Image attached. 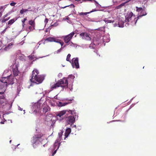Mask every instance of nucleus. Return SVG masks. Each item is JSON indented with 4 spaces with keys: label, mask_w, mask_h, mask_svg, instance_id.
Here are the masks:
<instances>
[{
    "label": "nucleus",
    "mask_w": 156,
    "mask_h": 156,
    "mask_svg": "<svg viewBox=\"0 0 156 156\" xmlns=\"http://www.w3.org/2000/svg\"><path fill=\"white\" fill-rule=\"evenodd\" d=\"M62 50V48H60L59 49H58L57 51L54 52V53L58 54L60 53Z\"/></svg>",
    "instance_id": "37"
},
{
    "label": "nucleus",
    "mask_w": 156,
    "mask_h": 156,
    "mask_svg": "<svg viewBox=\"0 0 156 156\" xmlns=\"http://www.w3.org/2000/svg\"><path fill=\"white\" fill-rule=\"evenodd\" d=\"M18 110H20V111H22L23 110V108H20L19 106H18Z\"/></svg>",
    "instance_id": "50"
},
{
    "label": "nucleus",
    "mask_w": 156,
    "mask_h": 156,
    "mask_svg": "<svg viewBox=\"0 0 156 156\" xmlns=\"http://www.w3.org/2000/svg\"><path fill=\"white\" fill-rule=\"evenodd\" d=\"M6 77H2L0 80V94H3L4 93L7 85V82L5 80Z\"/></svg>",
    "instance_id": "8"
},
{
    "label": "nucleus",
    "mask_w": 156,
    "mask_h": 156,
    "mask_svg": "<svg viewBox=\"0 0 156 156\" xmlns=\"http://www.w3.org/2000/svg\"><path fill=\"white\" fill-rule=\"evenodd\" d=\"M12 103H11V105H10V108L12 107Z\"/></svg>",
    "instance_id": "64"
},
{
    "label": "nucleus",
    "mask_w": 156,
    "mask_h": 156,
    "mask_svg": "<svg viewBox=\"0 0 156 156\" xmlns=\"http://www.w3.org/2000/svg\"><path fill=\"white\" fill-rule=\"evenodd\" d=\"M136 11L137 12H140L141 13V12H143V9L141 7H136Z\"/></svg>",
    "instance_id": "27"
},
{
    "label": "nucleus",
    "mask_w": 156,
    "mask_h": 156,
    "mask_svg": "<svg viewBox=\"0 0 156 156\" xmlns=\"http://www.w3.org/2000/svg\"><path fill=\"white\" fill-rule=\"evenodd\" d=\"M51 90H52L56 88L57 87H60L59 85L58 84L57 82L55 83H54L53 84V83H52L51 84Z\"/></svg>",
    "instance_id": "19"
},
{
    "label": "nucleus",
    "mask_w": 156,
    "mask_h": 156,
    "mask_svg": "<svg viewBox=\"0 0 156 156\" xmlns=\"http://www.w3.org/2000/svg\"><path fill=\"white\" fill-rule=\"evenodd\" d=\"M121 121L120 120H113L112 122H114V121Z\"/></svg>",
    "instance_id": "60"
},
{
    "label": "nucleus",
    "mask_w": 156,
    "mask_h": 156,
    "mask_svg": "<svg viewBox=\"0 0 156 156\" xmlns=\"http://www.w3.org/2000/svg\"><path fill=\"white\" fill-rule=\"evenodd\" d=\"M75 77L74 75H70L68 76V79H72L73 80L72 82H73V80L74 79Z\"/></svg>",
    "instance_id": "31"
},
{
    "label": "nucleus",
    "mask_w": 156,
    "mask_h": 156,
    "mask_svg": "<svg viewBox=\"0 0 156 156\" xmlns=\"http://www.w3.org/2000/svg\"><path fill=\"white\" fill-rule=\"evenodd\" d=\"M16 4V3L15 2H12L10 3V5L12 6H14Z\"/></svg>",
    "instance_id": "44"
},
{
    "label": "nucleus",
    "mask_w": 156,
    "mask_h": 156,
    "mask_svg": "<svg viewBox=\"0 0 156 156\" xmlns=\"http://www.w3.org/2000/svg\"><path fill=\"white\" fill-rule=\"evenodd\" d=\"M69 5H68V6H65L64 7H62V8H65L66 7H68V6H69Z\"/></svg>",
    "instance_id": "59"
},
{
    "label": "nucleus",
    "mask_w": 156,
    "mask_h": 156,
    "mask_svg": "<svg viewBox=\"0 0 156 156\" xmlns=\"http://www.w3.org/2000/svg\"><path fill=\"white\" fill-rule=\"evenodd\" d=\"M7 28H6L2 32V34H4V33L6 31V29Z\"/></svg>",
    "instance_id": "51"
},
{
    "label": "nucleus",
    "mask_w": 156,
    "mask_h": 156,
    "mask_svg": "<svg viewBox=\"0 0 156 156\" xmlns=\"http://www.w3.org/2000/svg\"><path fill=\"white\" fill-rule=\"evenodd\" d=\"M58 25V23L57 22H55L51 26V27H56Z\"/></svg>",
    "instance_id": "41"
},
{
    "label": "nucleus",
    "mask_w": 156,
    "mask_h": 156,
    "mask_svg": "<svg viewBox=\"0 0 156 156\" xmlns=\"http://www.w3.org/2000/svg\"><path fill=\"white\" fill-rule=\"evenodd\" d=\"M71 6H72V7H74V5H73V4H72V5H71Z\"/></svg>",
    "instance_id": "63"
},
{
    "label": "nucleus",
    "mask_w": 156,
    "mask_h": 156,
    "mask_svg": "<svg viewBox=\"0 0 156 156\" xmlns=\"http://www.w3.org/2000/svg\"><path fill=\"white\" fill-rule=\"evenodd\" d=\"M4 121H2L0 122V123L1 124H4Z\"/></svg>",
    "instance_id": "57"
},
{
    "label": "nucleus",
    "mask_w": 156,
    "mask_h": 156,
    "mask_svg": "<svg viewBox=\"0 0 156 156\" xmlns=\"http://www.w3.org/2000/svg\"><path fill=\"white\" fill-rule=\"evenodd\" d=\"M104 11L103 10H99V9H93L92 11H90V12H89L88 13H89H89H91L92 12H95V11Z\"/></svg>",
    "instance_id": "33"
},
{
    "label": "nucleus",
    "mask_w": 156,
    "mask_h": 156,
    "mask_svg": "<svg viewBox=\"0 0 156 156\" xmlns=\"http://www.w3.org/2000/svg\"><path fill=\"white\" fill-rule=\"evenodd\" d=\"M51 105L53 107L55 106V103H51Z\"/></svg>",
    "instance_id": "54"
},
{
    "label": "nucleus",
    "mask_w": 156,
    "mask_h": 156,
    "mask_svg": "<svg viewBox=\"0 0 156 156\" xmlns=\"http://www.w3.org/2000/svg\"><path fill=\"white\" fill-rule=\"evenodd\" d=\"M72 65L73 68H75L76 69L79 68V63L78 58H73L72 60Z\"/></svg>",
    "instance_id": "13"
},
{
    "label": "nucleus",
    "mask_w": 156,
    "mask_h": 156,
    "mask_svg": "<svg viewBox=\"0 0 156 156\" xmlns=\"http://www.w3.org/2000/svg\"><path fill=\"white\" fill-rule=\"evenodd\" d=\"M5 77L6 78L5 79V80H6L7 82V84H13L14 83L15 80L16 79L12 75L8 76Z\"/></svg>",
    "instance_id": "12"
},
{
    "label": "nucleus",
    "mask_w": 156,
    "mask_h": 156,
    "mask_svg": "<svg viewBox=\"0 0 156 156\" xmlns=\"http://www.w3.org/2000/svg\"><path fill=\"white\" fill-rule=\"evenodd\" d=\"M57 83L60 87L65 88H67L68 87V80L66 78H63L62 80H59Z\"/></svg>",
    "instance_id": "9"
},
{
    "label": "nucleus",
    "mask_w": 156,
    "mask_h": 156,
    "mask_svg": "<svg viewBox=\"0 0 156 156\" xmlns=\"http://www.w3.org/2000/svg\"><path fill=\"white\" fill-rule=\"evenodd\" d=\"M76 126L75 125H73L72 127H76Z\"/></svg>",
    "instance_id": "62"
},
{
    "label": "nucleus",
    "mask_w": 156,
    "mask_h": 156,
    "mask_svg": "<svg viewBox=\"0 0 156 156\" xmlns=\"http://www.w3.org/2000/svg\"><path fill=\"white\" fill-rule=\"evenodd\" d=\"M19 66V63L16 61L13 65L12 67V71L14 76H17L19 73V72L18 70V67Z\"/></svg>",
    "instance_id": "10"
},
{
    "label": "nucleus",
    "mask_w": 156,
    "mask_h": 156,
    "mask_svg": "<svg viewBox=\"0 0 156 156\" xmlns=\"http://www.w3.org/2000/svg\"><path fill=\"white\" fill-rule=\"evenodd\" d=\"M52 116H47L46 117V120L47 122H49L52 120Z\"/></svg>",
    "instance_id": "29"
},
{
    "label": "nucleus",
    "mask_w": 156,
    "mask_h": 156,
    "mask_svg": "<svg viewBox=\"0 0 156 156\" xmlns=\"http://www.w3.org/2000/svg\"><path fill=\"white\" fill-rule=\"evenodd\" d=\"M135 104H132L130 107V108H129V109H130L132 107H133L135 105Z\"/></svg>",
    "instance_id": "47"
},
{
    "label": "nucleus",
    "mask_w": 156,
    "mask_h": 156,
    "mask_svg": "<svg viewBox=\"0 0 156 156\" xmlns=\"http://www.w3.org/2000/svg\"><path fill=\"white\" fill-rule=\"evenodd\" d=\"M38 71L37 69H34L32 71V74L30 80L31 82L36 83L37 84L41 83L44 79L43 75H38Z\"/></svg>",
    "instance_id": "1"
},
{
    "label": "nucleus",
    "mask_w": 156,
    "mask_h": 156,
    "mask_svg": "<svg viewBox=\"0 0 156 156\" xmlns=\"http://www.w3.org/2000/svg\"><path fill=\"white\" fill-rule=\"evenodd\" d=\"M27 20V18H24L23 20L22 21V22L23 23V27L24 25V22Z\"/></svg>",
    "instance_id": "43"
},
{
    "label": "nucleus",
    "mask_w": 156,
    "mask_h": 156,
    "mask_svg": "<svg viewBox=\"0 0 156 156\" xmlns=\"http://www.w3.org/2000/svg\"><path fill=\"white\" fill-rule=\"evenodd\" d=\"M43 106H44V107L43 108L42 111H43V113H45L49 110L50 108L44 103L43 104Z\"/></svg>",
    "instance_id": "17"
},
{
    "label": "nucleus",
    "mask_w": 156,
    "mask_h": 156,
    "mask_svg": "<svg viewBox=\"0 0 156 156\" xmlns=\"http://www.w3.org/2000/svg\"><path fill=\"white\" fill-rule=\"evenodd\" d=\"M80 35L83 39H84L88 41L91 40V38L90 36V35L89 34H88L87 33H82L80 34Z\"/></svg>",
    "instance_id": "14"
},
{
    "label": "nucleus",
    "mask_w": 156,
    "mask_h": 156,
    "mask_svg": "<svg viewBox=\"0 0 156 156\" xmlns=\"http://www.w3.org/2000/svg\"><path fill=\"white\" fill-rule=\"evenodd\" d=\"M62 76V74L61 73H60L58 74V76L59 77H61Z\"/></svg>",
    "instance_id": "46"
},
{
    "label": "nucleus",
    "mask_w": 156,
    "mask_h": 156,
    "mask_svg": "<svg viewBox=\"0 0 156 156\" xmlns=\"http://www.w3.org/2000/svg\"><path fill=\"white\" fill-rule=\"evenodd\" d=\"M71 57V55L70 54H69L68 55H67L66 58V60L67 61L69 62H71V61H70V58Z\"/></svg>",
    "instance_id": "32"
},
{
    "label": "nucleus",
    "mask_w": 156,
    "mask_h": 156,
    "mask_svg": "<svg viewBox=\"0 0 156 156\" xmlns=\"http://www.w3.org/2000/svg\"><path fill=\"white\" fill-rule=\"evenodd\" d=\"M41 100H39L37 102L35 103H32L31 109L32 110L31 113L34 114H37L39 116L41 115V110H40V105L41 104Z\"/></svg>",
    "instance_id": "5"
},
{
    "label": "nucleus",
    "mask_w": 156,
    "mask_h": 156,
    "mask_svg": "<svg viewBox=\"0 0 156 156\" xmlns=\"http://www.w3.org/2000/svg\"><path fill=\"white\" fill-rule=\"evenodd\" d=\"M66 120L67 124H71V126H72V124L75 122V121L74 117L71 115H69L67 117H66Z\"/></svg>",
    "instance_id": "15"
},
{
    "label": "nucleus",
    "mask_w": 156,
    "mask_h": 156,
    "mask_svg": "<svg viewBox=\"0 0 156 156\" xmlns=\"http://www.w3.org/2000/svg\"><path fill=\"white\" fill-rule=\"evenodd\" d=\"M75 114L74 111L71 110H64L58 112L56 114L57 119L58 120L61 121L65 119V118L67 117L70 115H73Z\"/></svg>",
    "instance_id": "3"
},
{
    "label": "nucleus",
    "mask_w": 156,
    "mask_h": 156,
    "mask_svg": "<svg viewBox=\"0 0 156 156\" xmlns=\"http://www.w3.org/2000/svg\"><path fill=\"white\" fill-rule=\"evenodd\" d=\"M13 44V43L12 42H11L10 44H9L7 46H6L4 48V49L5 51H7L9 49L11 48Z\"/></svg>",
    "instance_id": "23"
},
{
    "label": "nucleus",
    "mask_w": 156,
    "mask_h": 156,
    "mask_svg": "<svg viewBox=\"0 0 156 156\" xmlns=\"http://www.w3.org/2000/svg\"><path fill=\"white\" fill-rule=\"evenodd\" d=\"M111 19V17L109 18H105L104 21L106 23H113L114 22V20L112 19Z\"/></svg>",
    "instance_id": "22"
},
{
    "label": "nucleus",
    "mask_w": 156,
    "mask_h": 156,
    "mask_svg": "<svg viewBox=\"0 0 156 156\" xmlns=\"http://www.w3.org/2000/svg\"><path fill=\"white\" fill-rule=\"evenodd\" d=\"M43 136L41 134L35 135L31 140V143L34 148L36 147V146L42 141V140H44Z\"/></svg>",
    "instance_id": "7"
},
{
    "label": "nucleus",
    "mask_w": 156,
    "mask_h": 156,
    "mask_svg": "<svg viewBox=\"0 0 156 156\" xmlns=\"http://www.w3.org/2000/svg\"><path fill=\"white\" fill-rule=\"evenodd\" d=\"M57 41L58 42H57V43H59L61 45L62 47L63 45L64 44V42H61V40H60L58 39L57 40Z\"/></svg>",
    "instance_id": "36"
},
{
    "label": "nucleus",
    "mask_w": 156,
    "mask_h": 156,
    "mask_svg": "<svg viewBox=\"0 0 156 156\" xmlns=\"http://www.w3.org/2000/svg\"><path fill=\"white\" fill-rule=\"evenodd\" d=\"M67 45V44H66V45H64L63 47H61V48H62V49H63V48H65L66 46V45Z\"/></svg>",
    "instance_id": "53"
},
{
    "label": "nucleus",
    "mask_w": 156,
    "mask_h": 156,
    "mask_svg": "<svg viewBox=\"0 0 156 156\" xmlns=\"http://www.w3.org/2000/svg\"><path fill=\"white\" fill-rule=\"evenodd\" d=\"M137 20V18L136 20L135 16L133 15L132 12L128 13L125 16V21L126 22H129V23H126L125 25L126 27H127L129 24L133 26L134 25L136 24Z\"/></svg>",
    "instance_id": "2"
},
{
    "label": "nucleus",
    "mask_w": 156,
    "mask_h": 156,
    "mask_svg": "<svg viewBox=\"0 0 156 156\" xmlns=\"http://www.w3.org/2000/svg\"><path fill=\"white\" fill-rule=\"evenodd\" d=\"M126 2H126L125 3H122L120 5H118L117 6H116L115 8V9H119L121 8L122 6H124V5H125V4L126 3Z\"/></svg>",
    "instance_id": "26"
},
{
    "label": "nucleus",
    "mask_w": 156,
    "mask_h": 156,
    "mask_svg": "<svg viewBox=\"0 0 156 156\" xmlns=\"http://www.w3.org/2000/svg\"><path fill=\"white\" fill-rule=\"evenodd\" d=\"M93 1L95 3V5L97 8H99L100 7H101V5H100L95 0H91L90 1Z\"/></svg>",
    "instance_id": "25"
},
{
    "label": "nucleus",
    "mask_w": 156,
    "mask_h": 156,
    "mask_svg": "<svg viewBox=\"0 0 156 156\" xmlns=\"http://www.w3.org/2000/svg\"><path fill=\"white\" fill-rule=\"evenodd\" d=\"M68 45H69L70 46L76 47H77V45L73 43L72 42L70 41L67 44Z\"/></svg>",
    "instance_id": "30"
},
{
    "label": "nucleus",
    "mask_w": 156,
    "mask_h": 156,
    "mask_svg": "<svg viewBox=\"0 0 156 156\" xmlns=\"http://www.w3.org/2000/svg\"><path fill=\"white\" fill-rule=\"evenodd\" d=\"M5 7V6H2L0 8V12H1L4 10Z\"/></svg>",
    "instance_id": "40"
},
{
    "label": "nucleus",
    "mask_w": 156,
    "mask_h": 156,
    "mask_svg": "<svg viewBox=\"0 0 156 156\" xmlns=\"http://www.w3.org/2000/svg\"><path fill=\"white\" fill-rule=\"evenodd\" d=\"M124 20H122V18H119L118 20V23H115L114 24V27L117 26L118 25L119 27H124Z\"/></svg>",
    "instance_id": "16"
},
{
    "label": "nucleus",
    "mask_w": 156,
    "mask_h": 156,
    "mask_svg": "<svg viewBox=\"0 0 156 156\" xmlns=\"http://www.w3.org/2000/svg\"><path fill=\"white\" fill-rule=\"evenodd\" d=\"M74 34V32H73L66 36H63V37L65 42L66 44H68L69 42H70V40Z\"/></svg>",
    "instance_id": "11"
},
{
    "label": "nucleus",
    "mask_w": 156,
    "mask_h": 156,
    "mask_svg": "<svg viewBox=\"0 0 156 156\" xmlns=\"http://www.w3.org/2000/svg\"><path fill=\"white\" fill-rule=\"evenodd\" d=\"M5 20H3L2 21V23H3V22H5Z\"/></svg>",
    "instance_id": "61"
},
{
    "label": "nucleus",
    "mask_w": 156,
    "mask_h": 156,
    "mask_svg": "<svg viewBox=\"0 0 156 156\" xmlns=\"http://www.w3.org/2000/svg\"><path fill=\"white\" fill-rule=\"evenodd\" d=\"M87 14H89L88 12H81L79 13V14L80 16H83V15H86Z\"/></svg>",
    "instance_id": "38"
},
{
    "label": "nucleus",
    "mask_w": 156,
    "mask_h": 156,
    "mask_svg": "<svg viewBox=\"0 0 156 156\" xmlns=\"http://www.w3.org/2000/svg\"><path fill=\"white\" fill-rule=\"evenodd\" d=\"M110 41V37L109 35H107L106 36H104L103 37H101L100 39L97 40L96 41H94L93 43H91L90 44L89 46L90 48H94L95 47V42H96V44H99V43L102 42H108Z\"/></svg>",
    "instance_id": "6"
},
{
    "label": "nucleus",
    "mask_w": 156,
    "mask_h": 156,
    "mask_svg": "<svg viewBox=\"0 0 156 156\" xmlns=\"http://www.w3.org/2000/svg\"><path fill=\"white\" fill-rule=\"evenodd\" d=\"M57 39H56L54 37H50L47 38L45 40L49 42H58V41H57Z\"/></svg>",
    "instance_id": "18"
},
{
    "label": "nucleus",
    "mask_w": 156,
    "mask_h": 156,
    "mask_svg": "<svg viewBox=\"0 0 156 156\" xmlns=\"http://www.w3.org/2000/svg\"><path fill=\"white\" fill-rule=\"evenodd\" d=\"M29 29L30 30H31L33 29V27H32L30 26L29 27Z\"/></svg>",
    "instance_id": "49"
},
{
    "label": "nucleus",
    "mask_w": 156,
    "mask_h": 156,
    "mask_svg": "<svg viewBox=\"0 0 156 156\" xmlns=\"http://www.w3.org/2000/svg\"><path fill=\"white\" fill-rule=\"evenodd\" d=\"M30 10H29L28 9H22L20 11V13L21 14H22L24 12H25L28 11H30Z\"/></svg>",
    "instance_id": "28"
},
{
    "label": "nucleus",
    "mask_w": 156,
    "mask_h": 156,
    "mask_svg": "<svg viewBox=\"0 0 156 156\" xmlns=\"http://www.w3.org/2000/svg\"><path fill=\"white\" fill-rule=\"evenodd\" d=\"M49 55H46V56H43V57H39V58H43V57H46V56H48Z\"/></svg>",
    "instance_id": "55"
},
{
    "label": "nucleus",
    "mask_w": 156,
    "mask_h": 156,
    "mask_svg": "<svg viewBox=\"0 0 156 156\" xmlns=\"http://www.w3.org/2000/svg\"><path fill=\"white\" fill-rule=\"evenodd\" d=\"M71 132V130L70 128H68L66 129L65 133V137L64 139H65L68 136Z\"/></svg>",
    "instance_id": "20"
},
{
    "label": "nucleus",
    "mask_w": 156,
    "mask_h": 156,
    "mask_svg": "<svg viewBox=\"0 0 156 156\" xmlns=\"http://www.w3.org/2000/svg\"><path fill=\"white\" fill-rule=\"evenodd\" d=\"M4 98L3 96H1V98H0V105L4 103Z\"/></svg>",
    "instance_id": "35"
},
{
    "label": "nucleus",
    "mask_w": 156,
    "mask_h": 156,
    "mask_svg": "<svg viewBox=\"0 0 156 156\" xmlns=\"http://www.w3.org/2000/svg\"><path fill=\"white\" fill-rule=\"evenodd\" d=\"M2 13L1 12H0V17L2 16Z\"/></svg>",
    "instance_id": "56"
},
{
    "label": "nucleus",
    "mask_w": 156,
    "mask_h": 156,
    "mask_svg": "<svg viewBox=\"0 0 156 156\" xmlns=\"http://www.w3.org/2000/svg\"><path fill=\"white\" fill-rule=\"evenodd\" d=\"M15 22L14 20L13 19H12L9 20L8 22V24L9 25L12 24Z\"/></svg>",
    "instance_id": "34"
},
{
    "label": "nucleus",
    "mask_w": 156,
    "mask_h": 156,
    "mask_svg": "<svg viewBox=\"0 0 156 156\" xmlns=\"http://www.w3.org/2000/svg\"><path fill=\"white\" fill-rule=\"evenodd\" d=\"M72 85H69V88L70 89V90H71V91H72L73 90V87H72Z\"/></svg>",
    "instance_id": "45"
},
{
    "label": "nucleus",
    "mask_w": 156,
    "mask_h": 156,
    "mask_svg": "<svg viewBox=\"0 0 156 156\" xmlns=\"http://www.w3.org/2000/svg\"><path fill=\"white\" fill-rule=\"evenodd\" d=\"M48 22V20L47 19H45L44 20V23H47Z\"/></svg>",
    "instance_id": "48"
},
{
    "label": "nucleus",
    "mask_w": 156,
    "mask_h": 156,
    "mask_svg": "<svg viewBox=\"0 0 156 156\" xmlns=\"http://www.w3.org/2000/svg\"><path fill=\"white\" fill-rule=\"evenodd\" d=\"M112 2L114 3H115L117 2L116 1H115L114 0H113Z\"/></svg>",
    "instance_id": "58"
},
{
    "label": "nucleus",
    "mask_w": 156,
    "mask_h": 156,
    "mask_svg": "<svg viewBox=\"0 0 156 156\" xmlns=\"http://www.w3.org/2000/svg\"><path fill=\"white\" fill-rule=\"evenodd\" d=\"M29 23L31 25L33 26L34 25V22L32 20H31L29 21Z\"/></svg>",
    "instance_id": "39"
},
{
    "label": "nucleus",
    "mask_w": 156,
    "mask_h": 156,
    "mask_svg": "<svg viewBox=\"0 0 156 156\" xmlns=\"http://www.w3.org/2000/svg\"><path fill=\"white\" fill-rule=\"evenodd\" d=\"M63 132L61 131L58 133V137L56 140L53 147L51 148V151L52 152V155L53 156L56 153L57 150L59 148L61 142V140L62 139V136Z\"/></svg>",
    "instance_id": "4"
},
{
    "label": "nucleus",
    "mask_w": 156,
    "mask_h": 156,
    "mask_svg": "<svg viewBox=\"0 0 156 156\" xmlns=\"http://www.w3.org/2000/svg\"><path fill=\"white\" fill-rule=\"evenodd\" d=\"M69 103V102H63L61 101H59L57 102V105L59 107H62L66 105Z\"/></svg>",
    "instance_id": "21"
},
{
    "label": "nucleus",
    "mask_w": 156,
    "mask_h": 156,
    "mask_svg": "<svg viewBox=\"0 0 156 156\" xmlns=\"http://www.w3.org/2000/svg\"><path fill=\"white\" fill-rule=\"evenodd\" d=\"M29 58L31 60H34V56L30 55L29 56Z\"/></svg>",
    "instance_id": "42"
},
{
    "label": "nucleus",
    "mask_w": 156,
    "mask_h": 156,
    "mask_svg": "<svg viewBox=\"0 0 156 156\" xmlns=\"http://www.w3.org/2000/svg\"><path fill=\"white\" fill-rule=\"evenodd\" d=\"M87 45H86V44H84V45L83 44L82 45V46L83 48L87 47Z\"/></svg>",
    "instance_id": "52"
},
{
    "label": "nucleus",
    "mask_w": 156,
    "mask_h": 156,
    "mask_svg": "<svg viewBox=\"0 0 156 156\" xmlns=\"http://www.w3.org/2000/svg\"><path fill=\"white\" fill-rule=\"evenodd\" d=\"M147 14V13L143 9V12H141V14L138 16L137 18L138 19L142 17L143 16L146 15Z\"/></svg>",
    "instance_id": "24"
}]
</instances>
